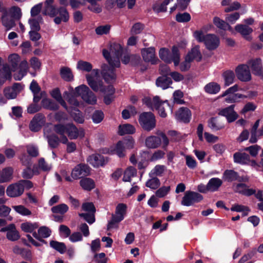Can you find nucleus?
<instances>
[{
  "label": "nucleus",
  "mask_w": 263,
  "mask_h": 263,
  "mask_svg": "<svg viewBox=\"0 0 263 263\" xmlns=\"http://www.w3.org/2000/svg\"><path fill=\"white\" fill-rule=\"evenodd\" d=\"M60 76L64 81L67 82H70L73 80V76L71 70L67 67H63L61 68Z\"/></svg>",
  "instance_id": "34"
},
{
  "label": "nucleus",
  "mask_w": 263,
  "mask_h": 263,
  "mask_svg": "<svg viewBox=\"0 0 263 263\" xmlns=\"http://www.w3.org/2000/svg\"><path fill=\"white\" fill-rule=\"evenodd\" d=\"M69 210L68 206L65 203H61L57 205L52 206L51 209V211L53 213L60 214L61 215H64Z\"/></svg>",
  "instance_id": "41"
},
{
  "label": "nucleus",
  "mask_w": 263,
  "mask_h": 263,
  "mask_svg": "<svg viewBox=\"0 0 263 263\" xmlns=\"http://www.w3.org/2000/svg\"><path fill=\"white\" fill-rule=\"evenodd\" d=\"M141 53L145 62H151L152 64L157 63L158 59L155 56V48L153 47L142 48Z\"/></svg>",
  "instance_id": "14"
},
{
  "label": "nucleus",
  "mask_w": 263,
  "mask_h": 263,
  "mask_svg": "<svg viewBox=\"0 0 263 263\" xmlns=\"http://www.w3.org/2000/svg\"><path fill=\"white\" fill-rule=\"evenodd\" d=\"M235 73L238 80L242 82H249L252 77L249 67L246 64L239 65L235 69Z\"/></svg>",
  "instance_id": "10"
},
{
  "label": "nucleus",
  "mask_w": 263,
  "mask_h": 263,
  "mask_svg": "<svg viewBox=\"0 0 263 263\" xmlns=\"http://www.w3.org/2000/svg\"><path fill=\"white\" fill-rule=\"evenodd\" d=\"M125 149L122 141L119 140L115 145L110 146L107 153L111 155L116 154L119 158H123L125 156Z\"/></svg>",
  "instance_id": "20"
},
{
  "label": "nucleus",
  "mask_w": 263,
  "mask_h": 263,
  "mask_svg": "<svg viewBox=\"0 0 263 263\" xmlns=\"http://www.w3.org/2000/svg\"><path fill=\"white\" fill-rule=\"evenodd\" d=\"M183 97V92L180 90H177L175 91L173 93L174 101V102L178 104H183L185 101L181 99Z\"/></svg>",
  "instance_id": "55"
},
{
  "label": "nucleus",
  "mask_w": 263,
  "mask_h": 263,
  "mask_svg": "<svg viewBox=\"0 0 263 263\" xmlns=\"http://www.w3.org/2000/svg\"><path fill=\"white\" fill-rule=\"evenodd\" d=\"M243 95L240 93L229 94L225 98V102L228 103H235L240 102L239 99H242Z\"/></svg>",
  "instance_id": "45"
},
{
  "label": "nucleus",
  "mask_w": 263,
  "mask_h": 263,
  "mask_svg": "<svg viewBox=\"0 0 263 263\" xmlns=\"http://www.w3.org/2000/svg\"><path fill=\"white\" fill-rule=\"evenodd\" d=\"M38 233L40 234L42 238H46L49 237L51 234V230L46 226L41 227L38 229Z\"/></svg>",
  "instance_id": "57"
},
{
  "label": "nucleus",
  "mask_w": 263,
  "mask_h": 263,
  "mask_svg": "<svg viewBox=\"0 0 263 263\" xmlns=\"http://www.w3.org/2000/svg\"><path fill=\"white\" fill-rule=\"evenodd\" d=\"M160 58L167 64H170V50L166 48H161L159 51Z\"/></svg>",
  "instance_id": "42"
},
{
  "label": "nucleus",
  "mask_w": 263,
  "mask_h": 263,
  "mask_svg": "<svg viewBox=\"0 0 263 263\" xmlns=\"http://www.w3.org/2000/svg\"><path fill=\"white\" fill-rule=\"evenodd\" d=\"M11 72L9 66L7 64L3 65L2 69H0V86L7 80L11 79Z\"/></svg>",
  "instance_id": "24"
},
{
  "label": "nucleus",
  "mask_w": 263,
  "mask_h": 263,
  "mask_svg": "<svg viewBox=\"0 0 263 263\" xmlns=\"http://www.w3.org/2000/svg\"><path fill=\"white\" fill-rule=\"evenodd\" d=\"M260 149V146L256 144L245 147L244 150L248 152L251 156L255 157L257 155L258 152Z\"/></svg>",
  "instance_id": "52"
},
{
  "label": "nucleus",
  "mask_w": 263,
  "mask_h": 263,
  "mask_svg": "<svg viewBox=\"0 0 263 263\" xmlns=\"http://www.w3.org/2000/svg\"><path fill=\"white\" fill-rule=\"evenodd\" d=\"M42 109V106L38 104L32 103L27 107V112L29 114H34Z\"/></svg>",
  "instance_id": "62"
},
{
  "label": "nucleus",
  "mask_w": 263,
  "mask_h": 263,
  "mask_svg": "<svg viewBox=\"0 0 263 263\" xmlns=\"http://www.w3.org/2000/svg\"><path fill=\"white\" fill-rule=\"evenodd\" d=\"M235 30L239 33L246 40L251 41L252 37L250 34L253 32V29L247 25L237 24L235 26Z\"/></svg>",
  "instance_id": "19"
},
{
  "label": "nucleus",
  "mask_w": 263,
  "mask_h": 263,
  "mask_svg": "<svg viewBox=\"0 0 263 263\" xmlns=\"http://www.w3.org/2000/svg\"><path fill=\"white\" fill-rule=\"evenodd\" d=\"M127 206L126 204L120 203L116 206L115 214L112 215L111 220L107 224V230L115 228L116 224L122 221L127 211Z\"/></svg>",
  "instance_id": "7"
},
{
  "label": "nucleus",
  "mask_w": 263,
  "mask_h": 263,
  "mask_svg": "<svg viewBox=\"0 0 263 263\" xmlns=\"http://www.w3.org/2000/svg\"><path fill=\"white\" fill-rule=\"evenodd\" d=\"M45 117L42 113H37L31 120L29 129L33 132L40 130L45 123Z\"/></svg>",
  "instance_id": "12"
},
{
  "label": "nucleus",
  "mask_w": 263,
  "mask_h": 263,
  "mask_svg": "<svg viewBox=\"0 0 263 263\" xmlns=\"http://www.w3.org/2000/svg\"><path fill=\"white\" fill-rule=\"evenodd\" d=\"M235 104H232L227 107L221 109L218 112V115L227 118L232 111H234Z\"/></svg>",
  "instance_id": "56"
},
{
  "label": "nucleus",
  "mask_w": 263,
  "mask_h": 263,
  "mask_svg": "<svg viewBox=\"0 0 263 263\" xmlns=\"http://www.w3.org/2000/svg\"><path fill=\"white\" fill-rule=\"evenodd\" d=\"M209 50H214L218 48L220 44L219 39L214 34H207L203 42Z\"/></svg>",
  "instance_id": "18"
},
{
  "label": "nucleus",
  "mask_w": 263,
  "mask_h": 263,
  "mask_svg": "<svg viewBox=\"0 0 263 263\" xmlns=\"http://www.w3.org/2000/svg\"><path fill=\"white\" fill-rule=\"evenodd\" d=\"M13 174V169L9 167L3 170L1 172L0 183L7 182L10 180Z\"/></svg>",
  "instance_id": "35"
},
{
  "label": "nucleus",
  "mask_w": 263,
  "mask_h": 263,
  "mask_svg": "<svg viewBox=\"0 0 263 263\" xmlns=\"http://www.w3.org/2000/svg\"><path fill=\"white\" fill-rule=\"evenodd\" d=\"M170 190L171 187L170 186H162L161 187H160L158 190H157V191L156 192V195L157 197L159 198L164 197L168 194Z\"/></svg>",
  "instance_id": "60"
},
{
  "label": "nucleus",
  "mask_w": 263,
  "mask_h": 263,
  "mask_svg": "<svg viewBox=\"0 0 263 263\" xmlns=\"http://www.w3.org/2000/svg\"><path fill=\"white\" fill-rule=\"evenodd\" d=\"M47 139L48 146L51 149L58 148L61 143L60 138L55 134H52L47 136Z\"/></svg>",
  "instance_id": "29"
},
{
  "label": "nucleus",
  "mask_w": 263,
  "mask_h": 263,
  "mask_svg": "<svg viewBox=\"0 0 263 263\" xmlns=\"http://www.w3.org/2000/svg\"><path fill=\"white\" fill-rule=\"evenodd\" d=\"M193 62L195 60L197 62H200L202 60V56L200 51V47L196 45L190 50L185 57Z\"/></svg>",
  "instance_id": "23"
},
{
  "label": "nucleus",
  "mask_w": 263,
  "mask_h": 263,
  "mask_svg": "<svg viewBox=\"0 0 263 263\" xmlns=\"http://www.w3.org/2000/svg\"><path fill=\"white\" fill-rule=\"evenodd\" d=\"M41 104L42 107L46 109L56 111L59 108V105L56 102L48 98L43 99Z\"/></svg>",
  "instance_id": "27"
},
{
  "label": "nucleus",
  "mask_w": 263,
  "mask_h": 263,
  "mask_svg": "<svg viewBox=\"0 0 263 263\" xmlns=\"http://www.w3.org/2000/svg\"><path fill=\"white\" fill-rule=\"evenodd\" d=\"M135 132V127L130 124L120 125L118 127V134L120 136H123L125 134H133Z\"/></svg>",
  "instance_id": "28"
},
{
  "label": "nucleus",
  "mask_w": 263,
  "mask_h": 263,
  "mask_svg": "<svg viewBox=\"0 0 263 263\" xmlns=\"http://www.w3.org/2000/svg\"><path fill=\"white\" fill-rule=\"evenodd\" d=\"M173 83L172 79L166 76H162L159 77L156 81V84L158 87L162 88L163 89H167Z\"/></svg>",
  "instance_id": "25"
},
{
  "label": "nucleus",
  "mask_w": 263,
  "mask_h": 263,
  "mask_svg": "<svg viewBox=\"0 0 263 263\" xmlns=\"http://www.w3.org/2000/svg\"><path fill=\"white\" fill-rule=\"evenodd\" d=\"M138 122L144 131L150 132L156 126L155 116L151 111H144L141 113L139 116Z\"/></svg>",
  "instance_id": "5"
},
{
  "label": "nucleus",
  "mask_w": 263,
  "mask_h": 263,
  "mask_svg": "<svg viewBox=\"0 0 263 263\" xmlns=\"http://www.w3.org/2000/svg\"><path fill=\"white\" fill-rule=\"evenodd\" d=\"M160 185V181L157 177H152L145 183V186L152 190H156Z\"/></svg>",
  "instance_id": "43"
},
{
  "label": "nucleus",
  "mask_w": 263,
  "mask_h": 263,
  "mask_svg": "<svg viewBox=\"0 0 263 263\" xmlns=\"http://www.w3.org/2000/svg\"><path fill=\"white\" fill-rule=\"evenodd\" d=\"M77 68L79 70L89 72L92 70V65L88 62L79 60L77 62Z\"/></svg>",
  "instance_id": "40"
},
{
  "label": "nucleus",
  "mask_w": 263,
  "mask_h": 263,
  "mask_svg": "<svg viewBox=\"0 0 263 263\" xmlns=\"http://www.w3.org/2000/svg\"><path fill=\"white\" fill-rule=\"evenodd\" d=\"M90 167L85 163L77 164L72 170L71 176L75 180L89 176L90 174Z\"/></svg>",
  "instance_id": "9"
},
{
  "label": "nucleus",
  "mask_w": 263,
  "mask_h": 263,
  "mask_svg": "<svg viewBox=\"0 0 263 263\" xmlns=\"http://www.w3.org/2000/svg\"><path fill=\"white\" fill-rule=\"evenodd\" d=\"M171 63L173 62L175 66L179 65L180 61V54L178 47L173 46L172 48V53H170Z\"/></svg>",
  "instance_id": "30"
},
{
  "label": "nucleus",
  "mask_w": 263,
  "mask_h": 263,
  "mask_svg": "<svg viewBox=\"0 0 263 263\" xmlns=\"http://www.w3.org/2000/svg\"><path fill=\"white\" fill-rule=\"evenodd\" d=\"M123 142V145L125 146V148L130 149L134 148L135 141L132 136L128 135L125 137L123 140H121Z\"/></svg>",
  "instance_id": "47"
},
{
  "label": "nucleus",
  "mask_w": 263,
  "mask_h": 263,
  "mask_svg": "<svg viewBox=\"0 0 263 263\" xmlns=\"http://www.w3.org/2000/svg\"><path fill=\"white\" fill-rule=\"evenodd\" d=\"M223 179L228 182L236 181L240 182L236 185L237 190L248 187L247 185L243 182H247L249 181V177L247 175L240 176L238 172L233 170H225L223 174Z\"/></svg>",
  "instance_id": "4"
},
{
  "label": "nucleus",
  "mask_w": 263,
  "mask_h": 263,
  "mask_svg": "<svg viewBox=\"0 0 263 263\" xmlns=\"http://www.w3.org/2000/svg\"><path fill=\"white\" fill-rule=\"evenodd\" d=\"M49 244L51 248L61 254H64L66 250V246L64 242H59L56 240H51Z\"/></svg>",
  "instance_id": "38"
},
{
  "label": "nucleus",
  "mask_w": 263,
  "mask_h": 263,
  "mask_svg": "<svg viewBox=\"0 0 263 263\" xmlns=\"http://www.w3.org/2000/svg\"><path fill=\"white\" fill-rule=\"evenodd\" d=\"M4 94L6 99H14L17 97V93L12 88L6 87L4 89Z\"/></svg>",
  "instance_id": "59"
},
{
  "label": "nucleus",
  "mask_w": 263,
  "mask_h": 263,
  "mask_svg": "<svg viewBox=\"0 0 263 263\" xmlns=\"http://www.w3.org/2000/svg\"><path fill=\"white\" fill-rule=\"evenodd\" d=\"M144 28V25L141 23H136L131 29V33L134 34H140Z\"/></svg>",
  "instance_id": "64"
},
{
  "label": "nucleus",
  "mask_w": 263,
  "mask_h": 263,
  "mask_svg": "<svg viewBox=\"0 0 263 263\" xmlns=\"http://www.w3.org/2000/svg\"><path fill=\"white\" fill-rule=\"evenodd\" d=\"M99 154H92L88 156L87 161L95 167H99Z\"/></svg>",
  "instance_id": "61"
},
{
  "label": "nucleus",
  "mask_w": 263,
  "mask_h": 263,
  "mask_svg": "<svg viewBox=\"0 0 263 263\" xmlns=\"http://www.w3.org/2000/svg\"><path fill=\"white\" fill-rule=\"evenodd\" d=\"M222 184V180L218 178H212L208 183V187L211 192L217 191Z\"/></svg>",
  "instance_id": "33"
},
{
  "label": "nucleus",
  "mask_w": 263,
  "mask_h": 263,
  "mask_svg": "<svg viewBox=\"0 0 263 263\" xmlns=\"http://www.w3.org/2000/svg\"><path fill=\"white\" fill-rule=\"evenodd\" d=\"M168 4V3H165L164 1L161 4L156 3L153 6V9L157 13L166 12L167 10V5Z\"/></svg>",
  "instance_id": "53"
},
{
  "label": "nucleus",
  "mask_w": 263,
  "mask_h": 263,
  "mask_svg": "<svg viewBox=\"0 0 263 263\" xmlns=\"http://www.w3.org/2000/svg\"><path fill=\"white\" fill-rule=\"evenodd\" d=\"M53 130L57 134H65L70 140L77 139L85 136V132L83 128L78 129L73 123L55 124Z\"/></svg>",
  "instance_id": "2"
},
{
  "label": "nucleus",
  "mask_w": 263,
  "mask_h": 263,
  "mask_svg": "<svg viewBox=\"0 0 263 263\" xmlns=\"http://www.w3.org/2000/svg\"><path fill=\"white\" fill-rule=\"evenodd\" d=\"M162 143V148L166 149L169 144V140L166 134L161 132L158 134V136H149L145 140V145L149 149H155L159 147Z\"/></svg>",
  "instance_id": "3"
},
{
  "label": "nucleus",
  "mask_w": 263,
  "mask_h": 263,
  "mask_svg": "<svg viewBox=\"0 0 263 263\" xmlns=\"http://www.w3.org/2000/svg\"><path fill=\"white\" fill-rule=\"evenodd\" d=\"M57 15L59 14V16H55L54 18V22L57 24H60L63 21L64 22H67L69 18V13L64 7H60L58 8L57 11Z\"/></svg>",
  "instance_id": "21"
},
{
  "label": "nucleus",
  "mask_w": 263,
  "mask_h": 263,
  "mask_svg": "<svg viewBox=\"0 0 263 263\" xmlns=\"http://www.w3.org/2000/svg\"><path fill=\"white\" fill-rule=\"evenodd\" d=\"M73 94L75 96L81 97L83 100L89 104L93 105L96 103V97L85 85L83 84L76 87Z\"/></svg>",
  "instance_id": "6"
},
{
  "label": "nucleus",
  "mask_w": 263,
  "mask_h": 263,
  "mask_svg": "<svg viewBox=\"0 0 263 263\" xmlns=\"http://www.w3.org/2000/svg\"><path fill=\"white\" fill-rule=\"evenodd\" d=\"M115 82V81L112 83H108L106 82L109 85L107 86H105L103 85L102 81L100 80V92H102L105 94L107 95H114L115 92V89L112 84Z\"/></svg>",
  "instance_id": "39"
},
{
  "label": "nucleus",
  "mask_w": 263,
  "mask_h": 263,
  "mask_svg": "<svg viewBox=\"0 0 263 263\" xmlns=\"http://www.w3.org/2000/svg\"><path fill=\"white\" fill-rule=\"evenodd\" d=\"M57 10L58 8H56L54 5L44 6L43 14L45 15H48L51 17H54L57 15Z\"/></svg>",
  "instance_id": "46"
},
{
  "label": "nucleus",
  "mask_w": 263,
  "mask_h": 263,
  "mask_svg": "<svg viewBox=\"0 0 263 263\" xmlns=\"http://www.w3.org/2000/svg\"><path fill=\"white\" fill-rule=\"evenodd\" d=\"M248 64L250 67L253 74L263 80V66L261 59L260 58L250 59L248 61Z\"/></svg>",
  "instance_id": "11"
},
{
  "label": "nucleus",
  "mask_w": 263,
  "mask_h": 263,
  "mask_svg": "<svg viewBox=\"0 0 263 263\" xmlns=\"http://www.w3.org/2000/svg\"><path fill=\"white\" fill-rule=\"evenodd\" d=\"M234 162L241 165H249L250 161V156L246 153L236 152L233 154Z\"/></svg>",
  "instance_id": "22"
},
{
  "label": "nucleus",
  "mask_w": 263,
  "mask_h": 263,
  "mask_svg": "<svg viewBox=\"0 0 263 263\" xmlns=\"http://www.w3.org/2000/svg\"><path fill=\"white\" fill-rule=\"evenodd\" d=\"M0 231L2 232H7L6 237L10 241H15L20 238L19 232L16 230L15 225L13 223H11L5 227L2 228Z\"/></svg>",
  "instance_id": "13"
},
{
  "label": "nucleus",
  "mask_w": 263,
  "mask_h": 263,
  "mask_svg": "<svg viewBox=\"0 0 263 263\" xmlns=\"http://www.w3.org/2000/svg\"><path fill=\"white\" fill-rule=\"evenodd\" d=\"M208 126L213 132H217L223 129L225 125L222 120L218 116L211 117L207 121Z\"/></svg>",
  "instance_id": "16"
},
{
  "label": "nucleus",
  "mask_w": 263,
  "mask_h": 263,
  "mask_svg": "<svg viewBox=\"0 0 263 263\" xmlns=\"http://www.w3.org/2000/svg\"><path fill=\"white\" fill-rule=\"evenodd\" d=\"M20 59V56L16 53L11 54L9 56L8 60L11 64L12 71H14L17 69Z\"/></svg>",
  "instance_id": "44"
},
{
  "label": "nucleus",
  "mask_w": 263,
  "mask_h": 263,
  "mask_svg": "<svg viewBox=\"0 0 263 263\" xmlns=\"http://www.w3.org/2000/svg\"><path fill=\"white\" fill-rule=\"evenodd\" d=\"M11 17L15 20H19L22 17L21 9L17 6H12L10 9Z\"/></svg>",
  "instance_id": "49"
},
{
  "label": "nucleus",
  "mask_w": 263,
  "mask_h": 263,
  "mask_svg": "<svg viewBox=\"0 0 263 263\" xmlns=\"http://www.w3.org/2000/svg\"><path fill=\"white\" fill-rule=\"evenodd\" d=\"M213 23L217 28L223 30H224L226 25H227L226 22L217 16L213 18Z\"/></svg>",
  "instance_id": "63"
},
{
  "label": "nucleus",
  "mask_w": 263,
  "mask_h": 263,
  "mask_svg": "<svg viewBox=\"0 0 263 263\" xmlns=\"http://www.w3.org/2000/svg\"><path fill=\"white\" fill-rule=\"evenodd\" d=\"M12 208L17 213L23 216H28L31 214V212L24 205H14Z\"/></svg>",
  "instance_id": "50"
},
{
  "label": "nucleus",
  "mask_w": 263,
  "mask_h": 263,
  "mask_svg": "<svg viewBox=\"0 0 263 263\" xmlns=\"http://www.w3.org/2000/svg\"><path fill=\"white\" fill-rule=\"evenodd\" d=\"M24 193L23 185L17 182L9 185L6 190L7 196L10 197H16L21 196Z\"/></svg>",
  "instance_id": "15"
},
{
  "label": "nucleus",
  "mask_w": 263,
  "mask_h": 263,
  "mask_svg": "<svg viewBox=\"0 0 263 263\" xmlns=\"http://www.w3.org/2000/svg\"><path fill=\"white\" fill-rule=\"evenodd\" d=\"M165 169V166L163 165H156L154 169H153L149 175L151 177H152L153 175H156L158 176H162Z\"/></svg>",
  "instance_id": "48"
},
{
  "label": "nucleus",
  "mask_w": 263,
  "mask_h": 263,
  "mask_svg": "<svg viewBox=\"0 0 263 263\" xmlns=\"http://www.w3.org/2000/svg\"><path fill=\"white\" fill-rule=\"evenodd\" d=\"M192 116L191 111L185 107H180L176 113L177 120L184 123H189Z\"/></svg>",
  "instance_id": "17"
},
{
  "label": "nucleus",
  "mask_w": 263,
  "mask_h": 263,
  "mask_svg": "<svg viewBox=\"0 0 263 263\" xmlns=\"http://www.w3.org/2000/svg\"><path fill=\"white\" fill-rule=\"evenodd\" d=\"M80 186L85 190L90 191L95 187L93 180L89 178H83L80 181Z\"/></svg>",
  "instance_id": "36"
},
{
  "label": "nucleus",
  "mask_w": 263,
  "mask_h": 263,
  "mask_svg": "<svg viewBox=\"0 0 263 263\" xmlns=\"http://www.w3.org/2000/svg\"><path fill=\"white\" fill-rule=\"evenodd\" d=\"M203 199V196L199 193L187 191L182 197L181 203L182 205L189 206L201 202Z\"/></svg>",
  "instance_id": "8"
},
{
  "label": "nucleus",
  "mask_w": 263,
  "mask_h": 263,
  "mask_svg": "<svg viewBox=\"0 0 263 263\" xmlns=\"http://www.w3.org/2000/svg\"><path fill=\"white\" fill-rule=\"evenodd\" d=\"M222 77L224 80V85L228 86L234 82L235 76L233 71L228 70L223 72Z\"/></svg>",
  "instance_id": "37"
},
{
  "label": "nucleus",
  "mask_w": 263,
  "mask_h": 263,
  "mask_svg": "<svg viewBox=\"0 0 263 263\" xmlns=\"http://www.w3.org/2000/svg\"><path fill=\"white\" fill-rule=\"evenodd\" d=\"M82 210L87 213H95L96 208L92 202H84L82 205Z\"/></svg>",
  "instance_id": "58"
},
{
  "label": "nucleus",
  "mask_w": 263,
  "mask_h": 263,
  "mask_svg": "<svg viewBox=\"0 0 263 263\" xmlns=\"http://www.w3.org/2000/svg\"><path fill=\"white\" fill-rule=\"evenodd\" d=\"M191 19L190 14L187 12L178 13L176 15V20L179 23H186Z\"/></svg>",
  "instance_id": "51"
},
{
  "label": "nucleus",
  "mask_w": 263,
  "mask_h": 263,
  "mask_svg": "<svg viewBox=\"0 0 263 263\" xmlns=\"http://www.w3.org/2000/svg\"><path fill=\"white\" fill-rule=\"evenodd\" d=\"M79 216L83 218L89 224H91L95 221V213H79Z\"/></svg>",
  "instance_id": "54"
},
{
  "label": "nucleus",
  "mask_w": 263,
  "mask_h": 263,
  "mask_svg": "<svg viewBox=\"0 0 263 263\" xmlns=\"http://www.w3.org/2000/svg\"><path fill=\"white\" fill-rule=\"evenodd\" d=\"M69 112L74 121L77 123L82 124L84 122V118L83 116V114L78 108L71 107V109Z\"/></svg>",
  "instance_id": "32"
},
{
  "label": "nucleus",
  "mask_w": 263,
  "mask_h": 263,
  "mask_svg": "<svg viewBox=\"0 0 263 263\" xmlns=\"http://www.w3.org/2000/svg\"><path fill=\"white\" fill-rule=\"evenodd\" d=\"M114 48L116 57L114 59L111 57L110 52L107 50L104 49L102 51L103 57L108 62L109 66L103 65L101 74L104 81L108 83H112L116 81L117 76L115 68L120 67V58L122 57L123 52V48L119 44H115Z\"/></svg>",
  "instance_id": "1"
},
{
  "label": "nucleus",
  "mask_w": 263,
  "mask_h": 263,
  "mask_svg": "<svg viewBox=\"0 0 263 263\" xmlns=\"http://www.w3.org/2000/svg\"><path fill=\"white\" fill-rule=\"evenodd\" d=\"M2 25L5 27L6 31H8L15 26L16 24L15 22V20L13 18H9L7 16V13L5 12L2 16Z\"/></svg>",
  "instance_id": "31"
},
{
  "label": "nucleus",
  "mask_w": 263,
  "mask_h": 263,
  "mask_svg": "<svg viewBox=\"0 0 263 263\" xmlns=\"http://www.w3.org/2000/svg\"><path fill=\"white\" fill-rule=\"evenodd\" d=\"M220 85L216 82H212L208 83L204 87V90L208 94L215 95L220 90Z\"/></svg>",
  "instance_id": "26"
}]
</instances>
